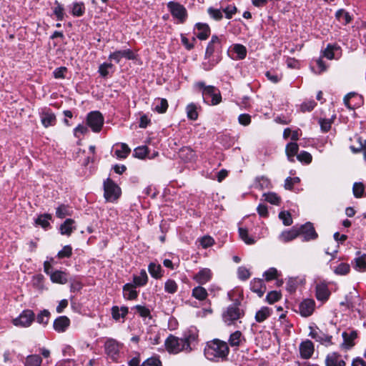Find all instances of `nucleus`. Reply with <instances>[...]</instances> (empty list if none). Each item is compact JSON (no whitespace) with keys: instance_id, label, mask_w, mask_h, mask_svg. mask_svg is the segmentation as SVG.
Returning <instances> with one entry per match:
<instances>
[{"instance_id":"1","label":"nucleus","mask_w":366,"mask_h":366,"mask_svg":"<svg viewBox=\"0 0 366 366\" xmlns=\"http://www.w3.org/2000/svg\"><path fill=\"white\" fill-rule=\"evenodd\" d=\"M198 343V331L195 327L185 330L181 337L169 335L165 340L164 345L170 354H178L181 352L189 353L195 349Z\"/></svg>"},{"instance_id":"2","label":"nucleus","mask_w":366,"mask_h":366,"mask_svg":"<svg viewBox=\"0 0 366 366\" xmlns=\"http://www.w3.org/2000/svg\"><path fill=\"white\" fill-rule=\"evenodd\" d=\"M229 352L228 345L226 342L219 339L207 342L204 350L206 358L210 361L219 362L227 358Z\"/></svg>"},{"instance_id":"3","label":"nucleus","mask_w":366,"mask_h":366,"mask_svg":"<svg viewBox=\"0 0 366 366\" xmlns=\"http://www.w3.org/2000/svg\"><path fill=\"white\" fill-rule=\"evenodd\" d=\"M195 87L202 91L203 101L208 105H217L222 101L219 90L214 86H206L204 81H198Z\"/></svg>"},{"instance_id":"4","label":"nucleus","mask_w":366,"mask_h":366,"mask_svg":"<svg viewBox=\"0 0 366 366\" xmlns=\"http://www.w3.org/2000/svg\"><path fill=\"white\" fill-rule=\"evenodd\" d=\"M309 330V336L320 345L330 347L334 344L332 335L328 332L327 329L320 328L317 325H310Z\"/></svg>"},{"instance_id":"5","label":"nucleus","mask_w":366,"mask_h":366,"mask_svg":"<svg viewBox=\"0 0 366 366\" xmlns=\"http://www.w3.org/2000/svg\"><path fill=\"white\" fill-rule=\"evenodd\" d=\"M104 196L109 202L115 201L121 194L120 187L109 178L104 182Z\"/></svg>"},{"instance_id":"6","label":"nucleus","mask_w":366,"mask_h":366,"mask_svg":"<svg viewBox=\"0 0 366 366\" xmlns=\"http://www.w3.org/2000/svg\"><path fill=\"white\" fill-rule=\"evenodd\" d=\"M167 6L172 16L177 20L178 23L183 24L185 22L187 18V11L183 5L171 1L167 3Z\"/></svg>"},{"instance_id":"7","label":"nucleus","mask_w":366,"mask_h":366,"mask_svg":"<svg viewBox=\"0 0 366 366\" xmlns=\"http://www.w3.org/2000/svg\"><path fill=\"white\" fill-rule=\"evenodd\" d=\"M244 312L239 308V305L234 303L228 306L222 314L223 321L228 325L243 317Z\"/></svg>"},{"instance_id":"8","label":"nucleus","mask_w":366,"mask_h":366,"mask_svg":"<svg viewBox=\"0 0 366 366\" xmlns=\"http://www.w3.org/2000/svg\"><path fill=\"white\" fill-rule=\"evenodd\" d=\"M35 320L34 312L31 310H24L12 322L15 326L27 327H29Z\"/></svg>"},{"instance_id":"9","label":"nucleus","mask_w":366,"mask_h":366,"mask_svg":"<svg viewBox=\"0 0 366 366\" xmlns=\"http://www.w3.org/2000/svg\"><path fill=\"white\" fill-rule=\"evenodd\" d=\"M86 122L94 132H99L104 124V117L98 111L91 112L87 114Z\"/></svg>"},{"instance_id":"10","label":"nucleus","mask_w":366,"mask_h":366,"mask_svg":"<svg viewBox=\"0 0 366 366\" xmlns=\"http://www.w3.org/2000/svg\"><path fill=\"white\" fill-rule=\"evenodd\" d=\"M41 122L45 128L53 127L56 124L55 114L49 107H44L39 111Z\"/></svg>"},{"instance_id":"11","label":"nucleus","mask_w":366,"mask_h":366,"mask_svg":"<svg viewBox=\"0 0 366 366\" xmlns=\"http://www.w3.org/2000/svg\"><path fill=\"white\" fill-rule=\"evenodd\" d=\"M331 292L325 282H320L315 285V297L318 301L325 302L328 300Z\"/></svg>"},{"instance_id":"12","label":"nucleus","mask_w":366,"mask_h":366,"mask_svg":"<svg viewBox=\"0 0 366 366\" xmlns=\"http://www.w3.org/2000/svg\"><path fill=\"white\" fill-rule=\"evenodd\" d=\"M122 58L128 60H134L136 59L134 53L129 49L124 50H118L111 53L108 59L110 61H114L117 64L119 63Z\"/></svg>"},{"instance_id":"13","label":"nucleus","mask_w":366,"mask_h":366,"mask_svg":"<svg viewBox=\"0 0 366 366\" xmlns=\"http://www.w3.org/2000/svg\"><path fill=\"white\" fill-rule=\"evenodd\" d=\"M315 309V302L312 299H305L299 305V312L301 316L307 317L311 316Z\"/></svg>"},{"instance_id":"14","label":"nucleus","mask_w":366,"mask_h":366,"mask_svg":"<svg viewBox=\"0 0 366 366\" xmlns=\"http://www.w3.org/2000/svg\"><path fill=\"white\" fill-rule=\"evenodd\" d=\"M322 56L327 59H339L342 56V49L337 44H328L322 51Z\"/></svg>"},{"instance_id":"15","label":"nucleus","mask_w":366,"mask_h":366,"mask_svg":"<svg viewBox=\"0 0 366 366\" xmlns=\"http://www.w3.org/2000/svg\"><path fill=\"white\" fill-rule=\"evenodd\" d=\"M222 37L213 35L210 41L209 42L205 51V57L210 58L211 56L215 52L219 51L222 48Z\"/></svg>"},{"instance_id":"16","label":"nucleus","mask_w":366,"mask_h":366,"mask_svg":"<svg viewBox=\"0 0 366 366\" xmlns=\"http://www.w3.org/2000/svg\"><path fill=\"white\" fill-rule=\"evenodd\" d=\"M212 276L213 273L210 269L202 268L194 275L193 280L199 285H202L209 282Z\"/></svg>"},{"instance_id":"17","label":"nucleus","mask_w":366,"mask_h":366,"mask_svg":"<svg viewBox=\"0 0 366 366\" xmlns=\"http://www.w3.org/2000/svg\"><path fill=\"white\" fill-rule=\"evenodd\" d=\"M297 229L300 231V234L303 235L305 241L315 239L317 237V234L311 222H307Z\"/></svg>"},{"instance_id":"18","label":"nucleus","mask_w":366,"mask_h":366,"mask_svg":"<svg viewBox=\"0 0 366 366\" xmlns=\"http://www.w3.org/2000/svg\"><path fill=\"white\" fill-rule=\"evenodd\" d=\"M343 342L340 347L343 350H350L355 345V340L357 337V333L355 330H352L350 332H343L342 334Z\"/></svg>"},{"instance_id":"19","label":"nucleus","mask_w":366,"mask_h":366,"mask_svg":"<svg viewBox=\"0 0 366 366\" xmlns=\"http://www.w3.org/2000/svg\"><path fill=\"white\" fill-rule=\"evenodd\" d=\"M315 346L311 340H307L300 345V356L303 359H309L314 353Z\"/></svg>"},{"instance_id":"20","label":"nucleus","mask_w":366,"mask_h":366,"mask_svg":"<svg viewBox=\"0 0 366 366\" xmlns=\"http://www.w3.org/2000/svg\"><path fill=\"white\" fill-rule=\"evenodd\" d=\"M194 34L200 40L207 39L210 34L209 25L205 23H197L194 26Z\"/></svg>"},{"instance_id":"21","label":"nucleus","mask_w":366,"mask_h":366,"mask_svg":"<svg viewBox=\"0 0 366 366\" xmlns=\"http://www.w3.org/2000/svg\"><path fill=\"white\" fill-rule=\"evenodd\" d=\"M70 325V320L66 316H59L53 323V327L57 332H65Z\"/></svg>"},{"instance_id":"22","label":"nucleus","mask_w":366,"mask_h":366,"mask_svg":"<svg viewBox=\"0 0 366 366\" xmlns=\"http://www.w3.org/2000/svg\"><path fill=\"white\" fill-rule=\"evenodd\" d=\"M326 366H345V360L338 352L329 353L325 358Z\"/></svg>"},{"instance_id":"23","label":"nucleus","mask_w":366,"mask_h":366,"mask_svg":"<svg viewBox=\"0 0 366 366\" xmlns=\"http://www.w3.org/2000/svg\"><path fill=\"white\" fill-rule=\"evenodd\" d=\"M245 338L242 335V333L240 331L237 330L229 335L228 343L232 347L237 348L245 342Z\"/></svg>"},{"instance_id":"24","label":"nucleus","mask_w":366,"mask_h":366,"mask_svg":"<svg viewBox=\"0 0 366 366\" xmlns=\"http://www.w3.org/2000/svg\"><path fill=\"white\" fill-rule=\"evenodd\" d=\"M251 290L259 297H262L266 291V286L261 279H254L250 282Z\"/></svg>"},{"instance_id":"25","label":"nucleus","mask_w":366,"mask_h":366,"mask_svg":"<svg viewBox=\"0 0 366 366\" xmlns=\"http://www.w3.org/2000/svg\"><path fill=\"white\" fill-rule=\"evenodd\" d=\"M136 287L132 283H127L123 286V297L126 300H133L138 297V292L135 290Z\"/></svg>"},{"instance_id":"26","label":"nucleus","mask_w":366,"mask_h":366,"mask_svg":"<svg viewBox=\"0 0 366 366\" xmlns=\"http://www.w3.org/2000/svg\"><path fill=\"white\" fill-rule=\"evenodd\" d=\"M74 220L66 219L59 227V232L62 235L70 236L73 231L76 229Z\"/></svg>"},{"instance_id":"27","label":"nucleus","mask_w":366,"mask_h":366,"mask_svg":"<svg viewBox=\"0 0 366 366\" xmlns=\"http://www.w3.org/2000/svg\"><path fill=\"white\" fill-rule=\"evenodd\" d=\"M354 260V267L355 269L361 272L366 270V253H362L360 251H357Z\"/></svg>"},{"instance_id":"28","label":"nucleus","mask_w":366,"mask_h":366,"mask_svg":"<svg viewBox=\"0 0 366 366\" xmlns=\"http://www.w3.org/2000/svg\"><path fill=\"white\" fill-rule=\"evenodd\" d=\"M179 157L185 162H194L197 155L195 152L190 147H183L179 152Z\"/></svg>"},{"instance_id":"29","label":"nucleus","mask_w":366,"mask_h":366,"mask_svg":"<svg viewBox=\"0 0 366 366\" xmlns=\"http://www.w3.org/2000/svg\"><path fill=\"white\" fill-rule=\"evenodd\" d=\"M51 281L54 283L66 284L68 280V275L65 272L56 270L50 274Z\"/></svg>"},{"instance_id":"30","label":"nucleus","mask_w":366,"mask_h":366,"mask_svg":"<svg viewBox=\"0 0 366 366\" xmlns=\"http://www.w3.org/2000/svg\"><path fill=\"white\" fill-rule=\"evenodd\" d=\"M300 234V231L295 227L290 230L283 231L280 235V239L284 242H290L295 239Z\"/></svg>"},{"instance_id":"31","label":"nucleus","mask_w":366,"mask_h":366,"mask_svg":"<svg viewBox=\"0 0 366 366\" xmlns=\"http://www.w3.org/2000/svg\"><path fill=\"white\" fill-rule=\"evenodd\" d=\"M114 71V66L112 63L104 62L99 66L98 72L103 78H107Z\"/></svg>"},{"instance_id":"32","label":"nucleus","mask_w":366,"mask_h":366,"mask_svg":"<svg viewBox=\"0 0 366 366\" xmlns=\"http://www.w3.org/2000/svg\"><path fill=\"white\" fill-rule=\"evenodd\" d=\"M111 310L112 318L116 321H119L120 318H124L129 312V309L126 306H122L121 308L113 306Z\"/></svg>"},{"instance_id":"33","label":"nucleus","mask_w":366,"mask_h":366,"mask_svg":"<svg viewBox=\"0 0 366 366\" xmlns=\"http://www.w3.org/2000/svg\"><path fill=\"white\" fill-rule=\"evenodd\" d=\"M105 351L108 355L114 358L119 352V346L114 340H108L105 343Z\"/></svg>"},{"instance_id":"34","label":"nucleus","mask_w":366,"mask_h":366,"mask_svg":"<svg viewBox=\"0 0 366 366\" xmlns=\"http://www.w3.org/2000/svg\"><path fill=\"white\" fill-rule=\"evenodd\" d=\"M148 276L144 269H142L139 275H133L132 284L136 287H144L147 284Z\"/></svg>"},{"instance_id":"35","label":"nucleus","mask_w":366,"mask_h":366,"mask_svg":"<svg viewBox=\"0 0 366 366\" xmlns=\"http://www.w3.org/2000/svg\"><path fill=\"white\" fill-rule=\"evenodd\" d=\"M131 152L130 148L125 143L116 144L115 155L119 159H125Z\"/></svg>"},{"instance_id":"36","label":"nucleus","mask_w":366,"mask_h":366,"mask_svg":"<svg viewBox=\"0 0 366 366\" xmlns=\"http://www.w3.org/2000/svg\"><path fill=\"white\" fill-rule=\"evenodd\" d=\"M299 146L296 142H290L286 146V154L290 162H295V157L297 155Z\"/></svg>"},{"instance_id":"37","label":"nucleus","mask_w":366,"mask_h":366,"mask_svg":"<svg viewBox=\"0 0 366 366\" xmlns=\"http://www.w3.org/2000/svg\"><path fill=\"white\" fill-rule=\"evenodd\" d=\"M192 296L199 301H203L207 298L208 293L204 287L199 285L193 288L192 291Z\"/></svg>"},{"instance_id":"38","label":"nucleus","mask_w":366,"mask_h":366,"mask_svg":"<svg viewBox=\"0 0 366 366\" xmlns=\"http://www.w3.org/2000/svg\"><path fill=\"white\" fill-rule=\"evenodd\" d=\"M42 357L39 355H29L24 361V366H41L42 364Z\"/></svg>"},{"instance_id":"39","label":"nucleus","mask_w":366,"mask_h":366,"mask_svg":"<svg viewBox=\"0 0 366 366\" xmlns=\"http://www.w3.org/2000/svg\"><path fill=\"white\" fill-rule=\"evenodd\" d=\"M51 218L52 217L50 214H40L35 219V224L41 226L44 229H48L51 227L49 221Z\"/></svg>"},{"instance_id":"40","label":"nucleus","mask_w":366,"mask_h":366,"mask_svg":"<svg viewBox=\"0 0 366 366\" xmlns=\"http://www.w3.org/2000/svg\"><path fill=\"white\" fill-rule=\"evenodd\" d=\"M148 271L154 279H160L163 276V269L160 264L151 262L148 266Z\"/></svg>"},{"instance_id":"41","label":"nucleus","mask_w":366,"mask_h":366,"mask_svg":"<svg viewBox=\"0 0 366 366\" xmlns=\"http://www.w3.org/2000/svg\"><path fill=\"white\" fill-rule=\"evenodd\" d=\"M154 111L163 114L165 113L168 108V102L166 99H157L153 103Z\"/></svg>"},{"instance_id":"42","label":"nucleus","mask_w":366,"mask_h":366,"mask_svg":"<svg viewBox=\"0 0 366 366\" xmlns=\"http://www.w3.org/2000/svg\"><path fill=\"white\" fill-rule=\"evenodd\" d=\"M335 18L343 25H347L352 21V17L350 14L343 9H340L336 11Z\"/></svg>"},{"instance_id":"43","label":"nucleus","mask_w":366,"mask_h":366,"mask_svg":"<svg viewBox=\"0 0 366 366\" xmlns=\"http://www.w3.org/2000/svg\"><path fill=\"white\" fill-rule=\"evenodd\" d=\"M272 310L267 307H262L256 312L255 320L257 322H262L267 320L272 314Z\"/></svg>"},{"instance_id":"44","label":"nucleus","mask_w":366,"mask_h":366,"mask_svg":"<svg viewBox=\"0 0 366 366\" xmlns=\"http://www.w3.org/2000/svg\"><path fill=\"white\" fill-rule=\"evenodd\" d=\"M356 141L358 142V146L351 145L350 149L354 153L360 152L364 150V157L366 159V139H363L361 137L355 136Z\"/></svg>"},{"instance_id":"45","label":"nucleus","mask_w":366,"mask_h":366,"mask_svg":"<svg viewBox=\"0 0 366 366\" xmlns=\"http://www.w3.org/2000/svg\"><path fill=\"white\" fill-rule=\"evenodd\" d=\"M232 51L237 54L236 59H244L247 56L246 47L240 44H235L232 46Z\"/></svg>"},{"instance_id":"46","label":"nucleus","mask_w":366,"mask_h":366,"mask_svg":"<svg viewBox=\"0 0 366 366\" xmlns=\"http://www.w3.org/2000/svg\"><path fill=\"white\" fill-rule=\"evenodd\" d=\"M32 285L38 290L42 291L45 290L44 277L41 274H36L32 278Z\"/></svg>"},{"instance_id":"47","label":"nucleus","mask_w":366,"mask_h":366,"mask_svg":"<svg viewBox=\"0 0 366 366\" xmlns=\"http://www.w3.org/2000/svg\"><path fill=\"white\" fill-rule=\"evenodd\" d=\"M71 210L70 209L68 205H65L64 204H60L56 209V216L58 218L63 219L66 217V216H71Z\"/></svg>"},{"instance_id":"48","label":"nucleus","mask_w":366,"mask_h":366,"mask_svg":"<svg viewBox=\"0 0 366 366\" xmlns=\"http://www.w3.org/2000/svg\"><path fill=\"white\" fill-rule=\"evenodd\" d=\"M187 118L190 120H197L198 118L197 105L194 103L189 104L186 107Z\"/></svg>"},{"instance_id":"49","label":"nucleus","mask_w":366,"mask_h":366,"mask_svg":"<svg viewBox=\"0 0 366 366\" xmlns=\"http://www.w3.org/2000/svg\"><path fill=\"white\" fill-rule=\"evenodd\" d=\"M315 65L312 66V71L317 74H320L327 69V66L325 62L319 58L315 61Z\"/></svg>"},{"instance_id":"50","label":"nucleus","mask_w":366,"mask_h":366,"mask_svg":"<svg viewBox=\"0 0 366 366\" xmlns=\"http://www.w3.org/2000/svg\"><path fill=\"white\" fill-rule=\"evenodd\" d=\"M53 13L56 16L57 21H62L64 18V6L57 1H54V6L53 7Z\"/></svg>"},{"instance_id":"51","label":"nucleus","mask_w":366,"mask_h":366,"mask_svg":"<svg viewBox=\"0 0 366 366\" xmlns=\"http://www.w3.org/2000/svg\"><path fill=\"white\" fill-rule=\"evenodd\" d=\"M132 309L135 310L136 313H137L142 317L151 318V312L149 309L144 305H137L134 306Z\"/></svg>"},{"instance_id":"52","label":"nucleus","mask_w":366,"mask_h":366,"mask_svg":"<svg viewBox=\"0 0 366 366\" xmlns=\"http://www.w3.org/2000/svg\"><path fill=\"white\" fill-rule=\"evenodd\" d=\"M178 290L177 283L172 279H168L164 283V291L169 294H174Z\"/></svg>"},{"instance_id":"53","label":"nucleus","mask_w":366,"mask_h":366,"mask_svg":"<svg viewBox=\"0 0 366 366\" xmlns=\"http://www.w3.org/2000/svg\"><path fill=\"white\" fill-rule=\"evenodd\" d=\"M50 312L47 310H41L36 316V322L39 324L46 325L49 322Z\"/></svg>"},{"instance_id":"54","label":"nucleus","mask_w":366,"mask_h":366,"mask_svg":"<svg viewBox=\"0 0 366 366\" xmlns=\"http://www.w3.org/2000/svg\"><path fill=\"white\" fill-rule=\"evenodd\" d=\"M239 234L240 238L247 244H252L255 242L253 238L249 237L248 230L245 228H239Z\"/></svg>"},{"instance_id":"55","label":"nucleus","mask_w":366,"mask_h":366,"mask_svg":"<svg viewBox=\"0 0 366 366\" xmlns=\"http://www.w3.org/2000/svg\"><path fill=\"white\" fill-rule=\"evenodd\" d=\"M353 98L360 99L361 97L355 92H350L347 94H346L343 99L344 104L349 109H354L355 106V104L352 105L350 102V100Z\"/></svg>"},{"instance_id":"56","label":"nucleus","mask_w":366,"mask_h":366,"mask_svg":"<svg viewBox=\"0 0 366 366\" xmlns=\"http://www.w3.org/2000/svg\"><path fill=\"white\" fill-rule=\"evenodd\" d=\"M209 16L215 21H220L223 18L222 11L220 9L209 7L207 9Z\"/></svg>"},{"instance_id":"57","label":"nucleus","mask_w":366,"mask_h":366,"mask_svg":"<svg viewBox=\"0 0 366 366\" xmlns=\"http://www.w3.org/2000/svg\"><path fill=\"white\" fill-rule=\"evenodd\" d=\"M85 11L84 5L83 3H74L73 4L71 13L75 16H81L84 14Z\"/></svg>"},{"instance_id":"58","label":"nucleus","mask_w":366,"mask_h":366,"mask_svg":"<svg viewBox=\"0 0 366 366\" xmlns=\"http://www.w3.org/2000/svg\"><path fill=\"white\" fill-rule=\"evenodd\" d=\"M264 199L272 204H279L280 202V197L274 192H269L264 194Z\"/></svg>"},{"instance_id":"59","label":"nucleus","mask_w":366,"mask_h":366,"mask_svg":"<svg viewBox=\"0 0 366 366\" xmlns=\"http://www.w3.org/2000/svg\"><path fill=\"white\" fill-rule=\"evenodd\" d=\"M350 270V264L347 263H340L335 269V274L339 275H345L349 273Z\"/></svg>"},{"instance_id":"60","label":"nucleus","mask_w":366,"mask_h":366,"mask_svg":"<svg viewBox=\"0 0 366 366\" xmlns=\"http://www.w3.org/2000/svg\"><path fill=\"white\" fill-rule=\"evenodd\" d=\"M148 154V148L146 146L138 147L134 149L133 155L139 159H144Z\"/></svg>"},{"instance_id":"61","label":"nucleus","mask_w":366,"mask_h":366,"mask_svg":"<svg viewBox=\"0 0 366 366\" xmlns=\"http://www.w3.org/2000/svg\"><path fill=\"white\" fill-rule=\"evenodd\" d=\"M365 191V187L361 182H355L353 184L352 192L356 198H360L362 196Z\"/></svg>"},{"instance_id":"62","label":"nucleus","mask_w":366,"mask_h":366,"mask_svg":"<svg viewBox=\"0 0 366 366\" xmlns=\"http://www.w3.org/2000/svg\"><path fill=\"white\" fill-rule=\"evenodd\" d=\"M282 297V295L280 292L277 291H271L266 296V301L272 304L274 302H277Z\"/></svg>"},{"instance_id":"63","label":"nucleus","mask_w":366,"mask_h":366,"mask_svg":"<svg viewBox=\"0 0 366 366\" xmlns=\"http://www.w3.org/2000/svg\"><path fill=\"white\" fill-rule=\"evenodd\" d=\"M71 254L72 247L71 245H66L58 252L57 257L59 259L69 258L71 256Z\"/></svg>"},{"instance_id":"64","label":"nucleus","mask_w":366,"mask_h":366,"mask_svg":"<svg viewBox=\"0 0 366 366\" xmlns=\"http://www.w3.org/2000/svg\"><path fill=\"white\" fill-rule=\"evenodd\" d=\"M270 184L269 180L264 177H260L256 178L255 187L260 189H263L264 188H267Z\"/></svg>"}]
</instances>
